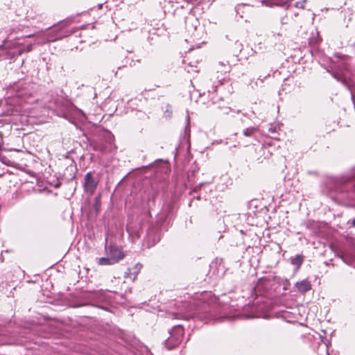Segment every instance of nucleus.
I'll return each mask as SVG.
<instances>
[{
  "mask_svg": "<svg viewBox=\"0 0 355 355\" xmlns=\"http://www.w3.org/2000/svg\"><path fill=\"white\" fill-rule=\"evenodd\" d=\"M281 24L282 25L287 24V22L286 21V17H282V19H281Z\"/></svg>",
  "mask_w": 355,
  "mask_h": 355,
  "instance_id": "24",
  "label": "nucleus"
},
{
  "mask_svg": "<svg viewBox=\"0 0 355 355\" xmlns=\"http://www.w3.org/2000/svg\"><path fill=\"white\" fill-rule=\"evenodd\" d=\"M216 301V297H211L207 301H200L193 304H187L184 312L173 313V317L174 318L184 320L197 318L205 323L211 320H220L224 316L217 315L220 306Z\"/></svg>",
  "mask_w": 355,
  "mask_h": 355,
  "instance_id": "1",
  "label": "nucleus"
},
{
  "mask_svg": "<svg viewBox=\"0 0 355 355\" xmlns=\"http://www.w3.org/2000/svg\"><path fill=\"white\" fill-rule=\"evenodd\" d=\"M169 333L170 336L165 340V345L168 349H172L181 343L184 336V329L181 325H176Z\"/></svg>",
  "mask_w": 355,
  "mask_h": 355,
  "instance_id": "3",
  "label": "nucleus"
},
{
  "mask_svg": "<svg viewBox=\"0 0 355 355\" xmlns=\"http://www.w3.org/2000/svg\"><path fill=\"white\" fill-rule=\"evenodd\" d=\"M107 256L110 258L116 259V263L124 257V254L121 250L115 245H110L107 249Z\"/></svg>",
  "mask_w": 355,
  "mask_h": 355,
  "instance_id": "8",
  "label": "nucleus"
},
{
  "mask_svg": "<svg viewBox=\"0 0 355 355\" xmlns=\"http://www.w3.org/2000/svg\"><path fill=\"white\" fill-rule=\"evenodd\" d=\"M216 67L217 73H218L216 76L217 81L218 85H222L228 80V73L230 71L231 67L228 62H220Z\"/></svg>",
  "mask_w": 355,
  "mask_h": 355,
  "instance_id": "5",
  "label": "nucleus"
},
{
  "mask_svg": "<svg viewBox=\"0 0 355 355\" xmlns=\"http://www.w3.org/2000/svg\"><path fill=\"white\" fill-rule=\"evenodd\" d=\"M218 85H214L211 87V88H207L208 92H215L216 90V87Z\"/></svg>",
  "mask_w": 355,
  "mask_h": 355,
  "instance_id": "22",
  "label": "nucleus"
},
{
  "mask_svg": "<svg viewBox=\"0 0 355 355\" xmlns=\"http://www.w3.org/2000/svg\"><path fill=\"white\" fill-rule=\"evenodd\" d=\"M270 76V74L268 73L266 76H264V78H266L267 76Z\"/></svg>",
  "mask_w": 355,
  "mask_h": 355,
  "instance_id": "30",
  "label": "nucleus"
},
{
  "mask_svg": "<svg viewBox=\"0 0 355 355\" xmlns=\"http://www.w3.org/2000/svg\"><path fill=\"white\" fill-rule=\"evenodd\" d=\"M295 16L297 17L298 16V13H295Z\"/></svg>",
  "mask_w": 355,
  "mask_h": 355,
  "instance_id": "31",
  "label": "nucleus"
},
{
  "mask_svg": "<svg viewBox=\"0 0 355 355\" xmlns=\"http://www.w3.org/2000/svg\"><path fill=\"white\" fill-rule=\"evenodd\" d=\"M193 70L188 69V72H191ZM194 71H197L196 70H193Z\"/></svg>",
  "mask_w": 355,
  "mask_h": 355,
  "instance_id": "29",
  "label": "nucleus"
},
{
  "mask_svg": "<svg viewBox=\"0 0 355 355\" xmlns=\"http://www.w3.org/2000/svg\"><path fill=\"white\" fill-rule=\"evenodd\" d=\"M89 146L94 150L101 152V153L111 152L112 150V137H110L109 144H105L103 141H92Z\"/></svg>",
  "mask_w": 355,
  "mask_h": 355,
  "instance_id": "6",
  "label": "nucleus"
},
{
  "mask_svg": "<svg viewBox=\"0 0 355 355\" xmlns=\"http://www.w3.org/2000/svg\"><path fill=\"white\" fill-rule=\"evenodd\" d=\"M142 268V265L140 263H137L132 268H128L127 271L125 272V277L130 278L132 280H135L137 277V275L140 272Z\"/></svg>",
  "mask_w": 355,
  "mask_h": 355,
  "instance_id": "9",
  "label": "nucleus"
},
{
  "mask_svg": "<svg viewBox=\"0 0 355 355\" xmlns=\"http://www.w3.org/2000/svg\"><path fill=\"white\" fill-rule=\"evenodd\" d=\"M150 231H151V230H149V231H148V235L150 234Z\"/></svg>",
  "mask_w": 355,
  "mask_h": 355,
  "instance_id": "32",
  "label": "nucleus"
},
{
  "mask_svg": "<svg viewBox=\"0 0 355 355\" xmlns=\"http://www.w3.org/2000/svg\"><path fill=\"white\" fill-rule=\"evenodd\" d=\"M257 130V128L254 126L247 128L243 130V135L245 137H252L254 135Z\"/></svg>",
  "mask_w": 355,
  "mask_h": 355,
  "instance_id": "16",
  "label": "nucleus"
},
{
  "mask_svg": "<svg viewBox=\"0 0 355 355\" xmlns=\"http://www.w3.org/2000/svg\"><path fill=\"white\" fill-rule=\"evenodd\" d=\"M33 44H29L26 47H23V48L20 49L19 50V53L21 54L24 52H29V51H31L32 50V49H33Z\"/></svg>",
  "mask_w": 355,
  "mask_h": 355,
  "instance_id": "20",
  "label": "nucleus"
},
{
  "mask_svg": "<svg viewBox=\"0 0 355 355\" xmlns=\"http://www.w3.org/2000/svg\"><path fill=\"white\" fill-rule=\"evenodd\" d=\"M69 34L70 33H64L61 30H53L52 32L47 34L42 33L37 35V41L35 44L42 45L46 42H55L67 37Z\"/></svg>",
  "mask_w": 355,
  "mask_h": 355,
  "instance_id": "4",
  "label": "nucleus"
},
{
  "mask_svg": "<svg viewBox=\"0 0 355 355\" xmlns=\"http://www.w3.org/2000/svg\"><path fill=\"white\" fill-rule=\"evenodd\" d=\"M173 114L172 107L170 105H166V110L164 112V116L166 118H171Z\"/></svg>",
  "mask_w": 355,
  "mask_h": 355,
  "instance_id": "19",
  "label": "nucleus"
},
{
  "mask_svg": "<svg viewBox=\"0 0 355 355\" xmlns=\"http://www.w3.org/2000/svg\"><path fill=\"white\" fill-rule=\"evenodd\" d=\"M306 0H302V1H297L295 2V6L297 8H302V9H304V7H305V3H306Z\"/></svg>",
  "mask_w": 355,
  "mask_h": 355,
  "instance_id": "21",
  "label": "nucleus"
},
{
  "mask_svg": "<svg viewBox=\"0 0 355 355\" xmlns=\"http://www.w3.org/2000/svg\"><path fill=\"white\" fill-rule=\"evenodd\" d=\"M352 226L355 227V218L352 220Z\"/></svg>",
  "mask_w": 355,
  "mask_h": 355,
  "instance_id": "25",
  "label": "nucleus"
},
{
  "mask_svg": "<svg viewBox=\"0 0 355 355\" xmlns=\"http://www.w3.org/2000/svg\"><path fill=\"white\" fill-rule=\"evenodd\" d=\"M335 56L340 58L341 60L334 65L332 71L329 70H328V71L331 73L334 78L340 81L349 90L352 99L355 103V83L348 78L349 64L346 62V59L348 57L338 53H336Z\"/></svg>",
  "mask_w": 355,
  "mask_h": 355,
  "instance_id": "2",
  "label": "nucleus"
},
{
  "mask_svg": "<svg viewBox=\"0 0 355 355\" xmlns=\"http://www.w3.org/2000/svg\"><path fill=\"white\" fill-rule=\"evenodd\" d=\"M317 352L318 355H329L327 344L322 340L318 344Z\"/></svg>",
  "mask_w": 355,
  "mask_h": 355,
  "instance_id": "12",
  "label": "nucleus"
},
{
  "mask_svg": "<svg viewBox=\"0 0 355 355\" xmlns=\"http://www.w3.org/2000/svg\"><path fill=\"white\" fill-rule=\"evenodd\" d=\"M27 17H28V18H33V17H32V16L31 15V14H28Z\"/></svg>",
  "mask_w": 355,
  "mask_h": 355,
  "instance_id": "26",
  "label": "nucleus"
},
{
  "mask_svg": "<svg viewBox=\"0 0 355 355\" xmlns=\"http://www.w3.org/2000/svg\"><path fill=\"white\" fill-rule=\"evenodd\" d=\"M303 261L304 257L300 254L295 255V257L291 258V263L293 265L296 266L297 268H300L301 266Z\"/></svg>",
  "mask_w": 355,
  "mask_h": 355,
  "instance_id": "14",
  "label": "nucleus"
},
{
  "mask_svg": "<svg viewBox=\"0 0 355 355\" xmlns=\"http://www.w3.org/2000/svg\"><path fill=\"white\" fill-rule=\"evenodd\" d=\"M98 264L100 266H109L116 263V259L110 258V257H101L98 259Z\"/></svg>",
  "mask_w": 355,
  "mask_h": 355,
  "instance_id": "11",
  "label": "nucleus"
},
{
  "mask_svg": "<svg viewBox=\"0 0 355 355\" xmlns=\"http://www.w3.org/2000/svg\"><path fill=\"white\" fill-rule=\"evenodd\" d=\"M258 80H261V82H263V79H261L260 76L259 78H258Z\"/></svg>",
  "mask_w": 355,
  "mask_h": 355,
  "instance_id": "27",
  "label": "nucleus"
},
{
  "mask_svg": "<svg viewBox=\"0 0 355 355\" xmlns=\"http://www.w3.org/2000/svg\"><path fill=\"white\" fill-rule=\"evenodd\" d=\"M98 185L97 181H96L91 172H88L85 176L84 188L87 193L92 195Z\"/></svg>",
  "mask_w": 355,
  "mask_h": 355,
  "instance_id": "7",
  "label": "nucleus"
},
{
  "mask_svg": "<svg viewBox=\"0 0 355 355\" xmlns=\"http://www.w3.org/2000/svg\"><path fill=\"white\" fill-rule=\"evenodd\" d=\"M34 35H28V36H26V37H33V36H34Z\"/></svg>",
  "mask_w": 355,
  "mask_h": 355,
  "instance_id": "28",
  "label": "nucleus"
},
{
  "mask_svg": "<svg viewBox=\"0 0 355 355\" xmlns=\"http://www.w3.org/2000/svg\"><path fill=\"white\" fill-rule=\"evenodd\" d=\"M279 130V127L278 125L276 124H271L270 125V127L268 128V132L271 135V137L272 138H276V137L273 135L277 133L278 130Z\"/></svg>",
  "mask_w": 355,
  "mask_h": 355,
  "instance_id": "15",
  "label": "nucleus"
},
{
  "mask_svg": "<svg viewBox=\"0 0 355 355\" xmlns=\"http://www.w3.org/2000/svg\"><path fill=\"white\" fill-rule=\"evenodd\" d=\"M185 23H186L187 28H188V29L189 28V23H191V26L193 27L194 30L197 29V26L199 24L198 19L196 17H194V16H193V15H191V16L187 17Z\"/></svg>",
  "mask_w": 355,
  "mask_h": 355,
  "instance_id": "13",
  "label": "nucleus"
},
{
  "mask_svg": "<svg viewBox=\"0 0 355 355\" xmlns=\"http://www.w3.org/2000/svg\"><path fill=\"white\" fill-rule=\"evenodd\" d=\"M272 5L277 6H284L286 5V9L288 8L290 6V0H286V1H277L272 3Z\"/></svg>",
  "mask_w": 355,
  "mask_h": 355,
  "instance_id": "18",
  "label": "nucleus"
},
{
  "mask_svg": "<svg viewBox=\"0 0 355 355\" xmlns=\"http://www.w3.org/2000/svg\"><path fill=\"white\" fill-rule=\"evenodd\" d=\"M355 177V167L352 169V172L347 174V175L343 177L341 179H340V182H348L349 180H351L352 178H354Z\"/></svg>",
  "mask_w": 355,
  "mask_h": 355,
  "instance_id": "17",
  "label": "nucleus"
},
{
  "mask_svg": "<svg viewBox=\"0 0 355 355\" xmlns=\"http://www.w3.org/2000/svg\"><path fill=\"white\" fill-rule=\"evenodd\" d=\"M273 36H274L276 39H277V38H278V40H279L282 38V34H281V33H274V34H273Z\"/></svg>",
  "mask_w": 355,
  "mask_h": 355,
  "instance_id": "23",
  "label": "nucleus"
},
{
  "mask_svg": "<svg viewBox=\"0 0 355 355\" xmlns=\"http://www.w3.org/2000/svg\"><path fill=\"white\" fill-rule=\"evenodd\" d=\"M297 291L301 293H305L311 289V284L307 279L297 282L295 284Z\"/></svg>",
  "mask_w": 355,
  "mask_h": 355,
  "instance_id": "10",
  "label": "nucleus"
}]
</instances>
